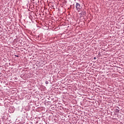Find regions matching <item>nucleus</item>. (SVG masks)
<instances>
[{
    "label": "nucleus",
    "instance_id": "nucleus-2",
    "mask_svg": "<svg viewBox=\"0 0 124 124\" xmlns=\"http://www.w3.org/2000/svg\"><path fill=\"white\" fill-rule=\"evenodd\" d=\"M115 111L116 113H120V110H119L118 109H116L115 110Z\"/></svg>",
    "mask_w": 124,
    "mask_h": 124
},
{
    "label": "nucleus",
    "instance_id": "nucleus-1",
    "mask_svg": "<svg viewBox=\"0 0 124 124\" xmlns=\"http://www.w3.org/2000/svg\"><path fill=\"white\" fill-rule=\"evenodd\" d=\"M76 8L77 9V10H78V11H80V10H81V5H80V4H79V3H76Z\"/></svg>",
    "mask_w": 124,
    "mask_h": 124
},
{
    "label": "nucleus",
    "instance_id": "nucleus-4",
    "mask_svg": "<svg viewBox=\"0 0 124 124\" xmlns=\"http://www.w3.org/2000/svg\"><path fill=\"white\" fill-rule=\"evenodd\" d=\"M79 15H81V14H79Z\"/></svg>",
    "mask_w": 124,
    "mask_h": 124
},
{
    "label": "nucleus",
    "instance_id": "nucleus-3",
    "mask_svg": "<svg viewBox=\"0 0 124 124\" xmlns=\"http://www.w3.org/2000/svg\"><path fill=\"white\" fill-rule=\"evenodd\" d=\"M48 82L47 81H46V84H48Z\"/></svg>",
    "mask_w": 124,
    "mask_h": 124
}]
</instances>
